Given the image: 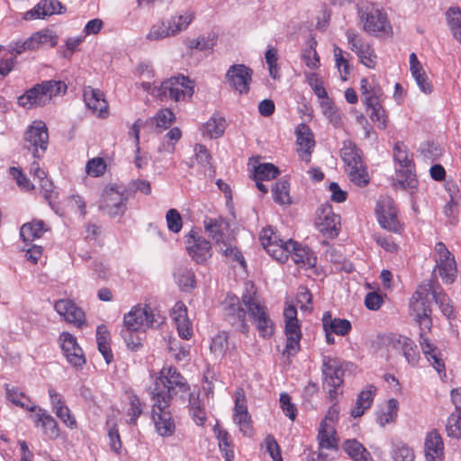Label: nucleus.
I'll return each instance as SVG.
<instances>
[{"label": "nucleus", "instance_id": "obj_1", "mask_svg": "<svg viewBox=\"0 0 461 461\" xmlns=\"http://www.w3.org/2000/svg\"><path fill=\"white\" fill-rule=\"evenodd\" d=\"M433 282L420 285L410 301V312L420 327V345L427 360L439 375L446 376L445 364L437 348L430 343L425 330L431 327L430 304L433 301Z\"/></svg>", "mask_w": 461, "mask_h": 461}, {"label": "nucleus", "instance_id": "obj_2", "mask_svg": "<svg viewBox=\"0 0 461 461\" xmlns=\"http://www.w3.org/2000/svg\"><path fill=\"white\" fill-rule=\"evenodd\" d=\"M189 385L185 378L173 366H164L156 378L150 398L158 401L171 402V399L180 394H185Z\"/></svg>", "mask_w": 461, "mask_h": 461}, {"label": "nucleus", "instance_id": "obj_3", "mask_svg": "<svg viewBox=\"0 0 461 461\" xmlns=\"http://www.w3.org/2000/svg\"><path fill=\"white\" fill-rule=\"evenodd\" d=\"M204 228L217 246V249L227 258L245 266V260L241 253L237 249L232 240L226 236L228 224L222 219L206 218Z\"/></svg>", "mask_w": 461, "mask_h": 461}, {"label": "nucleus", "instance_id": "obj_4", "mask_svg": "<svg viewBox=\"0 0 461 461\" xmlns=\"http://www.w3.org/2000/svg\"><path fill=\"white\" fill-rule=\"evenodd\" d=\"M242 304L247 308L259 336L266 339H270L276 330L275 324L267 312V307L256 296V294H244L242 295Z\"/></svg>", "mask_w": 461, "mask_h": 461}, {"label": "nucleus", "instance_id": "obj_5", "mask_svg": "<svg viewBox=\"0 0 461 461\" xmlns=\"http://www.w3.org/2000/svg\"><path fill=\"white\" fill-rule=\"evenodd\" d=\"M340 157L350 181L358 186L366 185L369 182V177L357 147L352 141L345 140Z\"/></svg>", "mask_w": 461, "mask_h": 461}, {"label": "nucleus", "instance_id": "obj_6", "mask_svg": "<svg viewBox=\"0 0 461 461\" xmlns=\"http://www.w3.org/2000/svg\"><path fill=\"white\" fill-rule=\"evenodd\" d=\"M357 14L365 32L376 34L388 32L391 25L386 14L368 1H359L357 4Z\"/></svg>", "mask_w": 461, "mask_h": 461}, {"label": "nucleus", "instance_id": "obj_7", "mask_svg": "<svg viewBox=\"0 0 461 461\" xmlns=\"http://www.w3.org/2000/svg\"><path fill=\"white\" fill-rule=\"evenodd\" d=\"M194 94V82L188 77L178 75L163 81L157 89V97L160 100L185 101Z\"/></svg>", "mask_w": 461, "mask_h": 461}, {"label": "nucleus", "instance_id": "obj_8", "mask_svg": "<svg viewBox=\"0 0 461 461\" xmlns=\"http://www.w3.org/2000/svg\"><path fill=\"white\" fill-rule=\"evenodd\" d=\"M160 316L149 305L134 306L123 317L125 328L130 330L145 331L160 324Z\"/></svg>", "mask_w": 461, "mask_h": 461}, {"label": "nucleus", "instance_id": "obj_9", "mask_svg": "<svg viewBox=\"0 0 461 461\" xmlns=\"http://www.w3.org/2000/svg\"><path fill=\"white\" fill-rule=\"evenodd\" d=\"M284 317L285 322V334L286 337V345L283 354L289 357L299 351L302 332L297 319V311L294 305H287L285 308Z\"/></svg>", "mask_w": 461, "mask_h": 461}, {"label": "nucleus", "instance_id": "obj_10", "mask_svg": "<svg viewBox=\"0 0 461 461\" xmlns=\"http://www.w3.org/2000/svg\"><path fill=\"white\" fill-rule=\"evenodd\" d=\"M128 200L125 189L115 185H107L103 191L99 208L110 216H118L126 211Z\"/></svg>", "mask_w": 461, "mask_h": 461}, {"label": "nucleus", "instance_id": "obj_11", "mask_svg": "<svg viewBox=\"0 0 461 461\" xmlns=\"http://www.w3.org/2000/svg\"><path fill=\"white\" fill-rule=\"evenodd\" d=\"M151 419L156 432L161 437H170L175 433L176 423L170 411V402L151 399Z\"/></svg>", "mask_w": 461, "mask_h": 461}, {"label": "nucleus", "instance_id": "obj_12", "mask_svg": "<svg viewBox=\"0 0 461 461\" xmlns=\"http://www.w3.org/2000/svg\"><path fill=\"white\" fill-rule=\"evenodd\" d=\"M49 134L46 124L41 121L34 122L25 132L24 148L32 152L35 158H40L47 149Z\"/></svg>", "mask_w": 461, "mask_h": 461}, {"label": "nucleus", "instance_id": "obj_13", "mask_svg": "<svg viewBox=\"0 0 461 461\" xmlns=\"http://www.w3.org/2000/svg\"><path fill=\"white\" fill-rule=\"evenodd\" d=\"M323 387L330 394V397L336 398L337 388L343 383L344 370L337 358L323 357L322 358Z\"/></svg>", "mask_w": 461, "mask_h": 461}, {"label": "nucleus", "instance_id": "obj_14", "mask_svg": "<svg viewBox=\"0 0 461 461\" xmlns=\"http://www.w3.org/2000/svg\"><path fill=\"white\" fill-rule=\"evenodd\" d=\"M434 251L436 267L442 281L446 284H452L456 279L457 272L454 256L443 242L436 243Z\"/></svg>", "mask_w": 461, "mask_h": 461}, {"label": "nucleus", "instance_id": "obj_15", "mask_svg": "<svg viewBox=\"0 0 461 461\" xmlns=\"http://www.w3.org/2000/svg\"><path fill=\"white\" fill-rule=\"evenodd\" d=\"M224 315L226 321L237 330L248 334L249 326L247 323V312L240 299L235 295H228L224 302Z\"/></svg>", "mask_w": 461, "mask_h": 461}, {"label": "nucleus", "instance_id": "obj_16", "mask_svg": "<svg viewBox=\"0 0 461 461\" xmlns=\"http://www.w3.org/2000/svg\"><path fill=\"white\" fill-rule=\"evenodd\" d=\"M260 241L267 253L276 261L283 263L288 259V240H281L271 227L262 230Z\"/></svg>", "mask_w": 461, "mask_h": 461}, {"label": "nucleus", "instance_id": "obj_17", "mask_svg": "<svg viewBox=\"0 0 461 461\" xmlns=\"http://www.w3.org/2000/svg\"><path fill=\"white\" fill-rule=\"evenodd\" d=\"M397 354L402 355L407 363L412 366L418 365L420 353L414 341L404 336H395L388 345V357L393 358Z\"/></svg>", "mask_w": 461, "mask_h": 461}, {"label": "nucleus", "instance_id": "obj_18", "mask_svg": "<svg viewBox=\"0 0 461 461\" xmlns=\"http://www.w3.org/2000/svg\"><path fill=\"white\" fill-rule=\"evenodd\" d=\"M376 213L382 228L393 232L400 231L401 223L397 217V209L392 198L384 197L380 199L376 204Z\"/></svg>", "mask_w": 461, "mask_h": 461}, {"label": "nucleus", "instance_id": "obj_19", "mask_svg": "<svg viewBox=\"0 0 461 461\" xmlns=\"http://www.w3.org/2000/svg\"><path fill=\"white\" fill-rule=\"evenodd\" d=\"M59 343L67 361L74 367H80L86 363L83 349L78 345L77 338L68 331L59 337Z\"/></svg>", "mask_w": 461, "mask_h": 461}, {"label": "nucleus", "instance_id": "obj_20", "mask_svg": "<svg viewBox=\"0 0 461 461\" xmlns=\"http://www.w3.org/2000/svg\"><path fill=\"white\" fill-rule=\"evenodd\" d=\"M316 226L320 232L327 238L338 236L340 226V218L332 211L331 205H322L317 211Z\"/></svg>", "mask_w": 461, "mask_h": 461}, {"label": "nucleus", "instance_id": "obj_21", "mask_svg": "<svg viewBox=\"0 0 461 461\" xmlns=\"http://www.w3.org/2000/svg\"><path fill=\"white\" fill-rule=\"evenodd\" d=\"M226 80L231 88L240 95L249 91L252 70L243 64L232 65L226 73Z\"/></svg>", "mask_w": 461, "mask_h": 461}, {"label": "nucleus", "instance_id": "obj_22", "mask_svg": "<svg viewBox=\"0 0 461 461\" xmlns=\"http://www.w3.org/2000/svg\"><path fill=\"white\" fill-rule=\"evenodd\" d=\"M233 420L240 428V432L245 437H250L253 434L251 417L248 411L245 393L242 389L236 392L235 406L233 409Z\"/></svg>", "mask_w": 461, "mask_h": 461}, {"label": "nucleus", "instance_id": "obj_23", "mask_svg": "<svg viewBox=\"0 0 461 461\" xmlns=\"http://www.w3.org/2000/svg\"><path fill=\"white\" fill-rule=\"evenodd\" d=\"M54 309L64 321L80 329L86 326L85 312L73 301L69 299L58 300L54 304Z\"/></svg>", "mask_w": 461, "mask_h": 461}, {"label": "nucleus", "instance_id": "obj_24", "mask_svg": "<svg viewBox=\"0 0 461 461\" xmlns=\"http://www.w3.org/2000/svg\"><path fill=\"white\" fill-rule=\"evenodd\" d=\"M185 245L189 256L197 264H203L212 257V249L209 241L196 235L193 230L186 237Z\"/></svg>", "mask_w": 461, "mask_h": 461}, {"label": "nucleus", "instance_id": "obj_25", "mask_svg": "<svg viewBox=\"0 0 461 461\" xmlns=\"http://www.w3.org/2000/svg\"><path fill=\"white\" fill-rule=\"evenodd\" d=\"M83 95L86 105L94 114L100 118L108 116V104L102 91L92 86H86Z\"/></svg>", "mask_w": 461, "mask_h": 461}, {"label": "nucleus", "instance_id": "obj_26", "mask_svg": "<svg viewBox=\"0 0 461 461\" xmlns=\"http://www.w3.org/2000/svg\"><path fill=\"white\" fill-rule=\"evenodd\" d=\"M295 133L296 144L298 146L297 153L302 160L309 163L315 145L312 133L310 128L304 123L298 125Z\"/></svg>", "mask_w": 461, "mask_h": 461}, {"label": "nucleus", "instance_id": "obj_27", "mask_svg": "<svg viewBox=\"0 0 461 461\" xmlns=\"http://www.w3.org/2000/svg\"><path fill=\"white\" fill-rule=\"evenodd\" d=\"M65 7L58 0H41L23 14V19L32 21L43 19L55 14H62Z\"/></svg>", "mask_w": 461, "mask_h": 461}, {"label": "nucleus", "instance_id": "obj_28", "mask_svg": "<svg viewBox=\"0 0 461 461\" xmlns=\"http://www.w3.org/2000/svg\"><path fill=\"white\" fill-rule=\"evenodd\" d=\"M288 258L291 257L294 262L300 267L310 268L315 266L316 258L311 249L303 247L293 240H288Z\"/></svg>", "mask_w": 461, "mask_h": 461}, {"label": "nucleus", "instance_id": "obj_29", "mask_svg": "<svg viewBox=\"0 0 461 461\" xmlns=\"http://www.w3.org/2000/svg\"><path fill=\"white\" fill-rule=\"evenodd\" d=\"M426 461H443L444 443L441 436L437 431L427 434L424 443Z\"/></svg>", "mask_w": 461, "mask_h": 461}, {"label": "nucleus", "instance_id": "obj_30", "mask_svg": "<svg viewBox=\"0 0 461 461\" xmlns=\"http://www.w3.org/2000/svg\"><path fill=\"white\" fill-rule=\"evenodd\" d=\"M35 413L32 418L37 427H41L43 433L50 439L58 438L59 430L56 420L47 411L40 407H36Z\"/></svg>", "mask_w": 461, "mask_h": 461}, {"label": "nucleus", "instance_id": "obj_31", "mask_svg": "<svg viewBox=\"0 0 461 461\" xmlns=\"http://www.w3.org/2000/svg\"><path fill=\"white\" fill-rule=\"evenodd\" d=\"M47 103L49 102L46 98L41 84L35 85L18 98L19 105L27 109L43 106Z\"/></svg>", "mask_w": 461, "mask_h": 461}, {"label": "nucleus", "instance_id": "obj_32", "mask_svg": "<svg viewBox=\"0 0 461 461\" xmlns=\"http://www.w3.org/2000/svg\"><path fill=\"white\" fill-rule=\"evenodd\" d=\"M194 19V14L193 12L185 11L171 15L168 19L165 20V22L172 37H175L187 30Z\"/></svg>", "mask_w": 461, "mask_h": 461}, {"label": "nucleus", "instance_id": "obj_33", "mask_svg": "<svg viewBox=\"0 0 461 461\" xmlns=\"http://www.w3.org/2000/svg\"><path fill=\"white\" fill-rule=\"evenodd\" d=\"M375 393V386L373 384L366 385L365 389L358 393L355 406L350 411V415L353 418L361 417L365 411L371 407Z\"/></svg>", "mask_w": 461, "mask_h": 461}, {"label": "nucleus", "instance_id": "obj_34", "mask_svg": "<svg viewBox=\"0 0 461 461\" xmlns=\"http://www.w3.org/2000/svg\"><path fill=\"white\" fill-rule=\"evenodd\" d=\"M58 43V37L50 30H43L32 34L27 38V47L31 50L40 48L55 47Z\"/></svg>", "mask_w": 461, "mask_h": 461}, {"label": "nucleus", "instance_id": "obj_35", "mask_svg": "<svg viewBox=\"0 0 461 461\" xmlns=\"http://www.w3.org/2000/svg\"><path fill=\"white\" fill-rule=\"evenodd\" d=\"M322 325L324 330H330L339 336L347 335L351 330V324L348 320L332 318L330 312H324Z\"/></svg>", "mask_w": 461, "mask_h": 461}, {"label": "nucleus", "instance_id": "obj_36", "mask_svg": "<svg viewBox=\"0 0 461 461\" xmlns=\"http://www.w3.org/2000/svg\"><path fill=\"white\" fill-rule=\"evenodd\" d=\"M5 393L7 399L16 406L32 412L36 411L35 403L18 387L5 384Z\"/></svg>", "mask_w": 461, "mask_h": 461}, {"label": "nucleus", "instance_id": "obj_37", "mask_svg": "<svg viewBox=\"0 0 461 461\" xmlns=\"http://www.w3.org/2000/svg\"><path fill=\"white\" fill-rule=\"evenodd\" d=\"M218 36L215 32H209L206 35H200L194 39H186L185 44L189 50H198L201 51H212L216 45Z\"/></svg>", "mask_w": 461, "mask_h": 461}, {"label": "nucleus", "instance_id": "obj_38", "mask_svg": "<svg viewBox=\"0 0 461 461\" xmlns=\"http://www.w3.org/2000/svg\"><path fill=\"white\" fill-rule=\"evenodd\" d=\"M320 449H337L338 443L335 428L325 424H320L317 436Z\"/></svg>", "mask_w": 461, "mask_h": 461}, {"label": "nucleus", "instance_id": "obj_39", "mask_svg": "<svg viewBox=\"0 0 461 461\" xmlns=\"http://www.w3.org/2000/svg\"><path fill=\"white\" fill-rule=\"evenodd\" d=\"M175 281L183 292H191L195 287V276L191 268L179 267L175 274Z\"/></svg>", "mask_w": 461, "mask_h": 461}, {"label": "nucleus", "instance_id": "obj_40", "mask_svg": "<svg viewBox=\"0 0 461 461\" xmlns=\"http://www.w3.org/2000/svg\"><path fill=\"white\" fill-rule=\"evenodd\" d=\"M343 448L354 461H372L370 453L356 439L346 440Z\"/></svg>", "mask_w": 461, "mask_h": 461}, {"label": "nucleus", "instance_id": "obj_41", "mask_svg": "<svg viewBox=\"0 0 461 461\" xmlns=\"http://www.w3.org/2000/svg\"><path fill=\"white\" fill-rule=\"evenodd\" d=\"M182 137V131L178 127L170 129L164 136L162 142L158 147V153L173 154L176 150V145Z\"/></svg>", "mask_w": 461, "mask_h": 461}, {"label": "nucleus", "instance_id": "obj_42", "mask_svg": "<svg viewBox=\"0 0 461 461\" xmlns=\"http://www.w3.org/2000/svg\"><path fill=\"white\" fill-rule=\"evenodd\" d=\"M226 122L224 118L219 115H212L203 127V135L210 139L221 137L225 131Z\"/></svg>", "mask_w": 461, "mask_h": 461}, {"label": "nucleus", "instance_id": "obj_43", "mask_svg": "<svg viewBox=\"0 0 461 461\" xmlns=\"http://www.w3.org/2000/svg\"><path fill=\"white\" fill-rule=\"evenodd\" d=\"M45 231L46 229H44V222L42 221H32L24 223L21 227L20 236L27 243L41 238Z\"/></svg>", "mask_w": 461, "mask_h": 461}, {"label": "nucleus", "instance_id": "obj_44", "mask_svg": "<svg viewBox=\"0 0 461 461\" xmlns=\"http://www.w3.org/2000/svg\"><path fill=\"white\" fill-rule=\"evenodd\" d=\"M110 335L107 328L104 325H100L96 329V342L98 350L103 355L107 364L113 360V354L110 348Z\"/></svg>", "mask_w": 461, "mask_h": 461}, {"label": "nucleus", "instance_id": "obj_45", "mask_svg": "<svg viewBox=\"0 0 461 461\" xmlns=\"http://www.w3.org/2000/svg\"><path fill=\"white\" fill-rule=\"evenodd\" d=\"M381 99H366V106L371 110L370 119L377 124L379 129L384 130L387 126V116L384 109L380 104Z\"/></svg>", "mask_w": 461, "mask_h": 461}, {"label": "nucleus", "instance_id": "obj_46", "mask_svg": "<svg viewBox=\"0 0 461 461\" xmlns=\"http://www.w3.org/2000/svg\"><path fill=\"white\" fill-rule=\"evenodd\" d=\"M194 157L197 163L204 167V174L213 177L215 170L212 164V156L207 148L203 144H196L194 146Z\"/></svg>", "mask_w": 461, "mask_h": 461}, {"label": "nucleus", "instance_id": "obj_47", "mask_svg": "<svg viewBox=\"0 0 461 461\" xmlns=\"http://www.w3.org/2000/svg\"><path fill=\"white\" fill-rule=\"evenodd\" d=\"M393 158L395 162L398 163L402 168H405L406 172L411 176L412 158L411 155L409 154L407 147L403 143H395L393 148Z\"/></svg>", "mask_w": 461, "mask_h": 461}, {"label": "nucleus", "instance_id": "obj_48", "mask_svg": "<svg viewBox=\"0 0 461 461\" xmlns=\"http://www.w3.org/2000/svg\"><path fill=\"white\" fill-rule=\"evenodd\" d=\"M167 38H172L165 20H161L152 24L146 34V40L149 41H159Z\"/></svg>", "mask_w": 461, "mask_h": 461}, {"label": "nucleus", "instance_id": "obj_49", "mask_svg": "<svg viewBox=\"0 0 461 461\" xmlns=\"http://www.w3.org/2000/svg\"><path fill=\"white\" fill-rule=\"evenodd\" d=\"M447 20L453 37L461 44V11L450 8L447 12Z\"/></svg>", "mask_w": 461, "mask_h": 461}, {"label": "nucleus", "instance_id": "obj_50", "mask_svg": "<svg viewBox=\"0 0 461 461\" xmlns=\"http://www.w3.org/2000/svg\"><path fill=\"white\" fill-rule=\"evenodd\" d=\"M189 412L192 419L198 426H203L206 421V413L201 405L200 399L193 393L189 397Z\"/></svg>", "mask_w": 461, "mask_h": 461}, {"label": "nucleus", "instance_id": "obj_51", "mask_svg": "<svg viewBox=\"0 0 461 461\" xmlns=\"http://www.w3.org/2000/svg\"><path fill=\"white\" fill-rule=\"evenodd\" d=\"M219 448L223 455L225 461H232L234 451L231 439L226 430L220 429L217 434Z\"/></svg>", "mask_w": 461, "mask_h": 461}, {"label": "nucleus", "instance_id": "obj_52", "mask_svg": "<svg viewBox=\"0 0 461 461\" xmlns=\"http://www.w3.org/2000/svg\"><path fill=\"white\" fill-rule=\"evenodd\" d=\"M48 102L59 95H64L67 92V85L62 81L48 80L41 83Z\"/></svg>", "mask_w": 461, "mask_h": 461}, {"label": "nucleus", "instance_id": "obj_53", "mask_svg": "<svg viewBox=\"0 0 461 461\" xmlns=\"http://www.w3.org/2000/svg\"><path fill=\"white\" fill-rule=\"evenodd\" d=\"M229 347L228 335L226 332H220L212 339L210 349L216 357H221Z\"/></svg>", "mask_w": 461, "mask_h": 461}, {"label": "nucleus", "instance_id": "obj_54", "mask_svg": "<svg viewBox=\"0 0 461 461\" xmlns=\"http://www.w3.org/2000/svg\"><path fill=\"white\" fill-rule=\"evenodd\" d=\"M274 201L279 204H289V184L286 180L278 181L272 189Z\"/></svg>", "mask_w": 461, "mask_h": 461}, {"label": "nucleus", "instance_id": "obj_55", "mask_svg": "<svg viewBox=\"0 0 461 461\" xmlns=\"http://www.w3.org/2000/svg\"><path fill=\"white\" fill-rule=\"evenodd\" d=\"M432 298L436 303L439 305L441 312L445 316L450 318L453 315L454 308L450 304V300L444 293H442L439 287H435L433 285Z\"/></svg>", "mask_w": 461, "mask_h": 461}, {"label": "nucleus", "instance_id": "obj_56", "mask_svg": "<svg viewBox=\"0 0 461 461\" xmlns=\"http://www.w3.org/2000/svg\"><path fill=\"white\" fill-rule=\"evenodd\" d=\"M278 175V168L271 163H261L255 167L254 171V178L259 180H270Z\"/></svg>", "mask_w": 461, "mask_h": 461}, {"label": "nucleus", "instance_id": "obj_57", "mask_svg": "<svg viewBox=\"0 0 461 461\" xmlns=\"http://www.w3.org/2000/svg\"><path fill=\"white\" fill-rule=\"evenodd\" d=\"M446 429L447 436L456 438H461V410H456L448 417Z\"/></svg>", "mask_w": 461, "mask_h": 461}, {"label": "nucleus", "instance_id": "obj_58", "mask_svg": "<svg viewBox=\"0 0 461 461\" xmlns=\"http://www.w3.org/2000/svg\"><path fill=\"white\" fill-rule=\"evenodd\" d=\"M398 411V402L395 399L388 400L386 403V411L379 414L376 418L377 422L381 426H384L388 423L394 421Z\"/></svg>", "mask_w": 461, "mask_h": 461}, {"label": "nucleus", "instance_id": "obj_59", "mask_svg": "<svg viewBox=\"0 0 461 461\" xmlns=\"http://www.w3.org/2000/svg\"><path fill=\"white\" fill-rule=\"evenodd\" d=\"M129 405L126 411V416L128 417L126 421L129 424L134 425L142 412L141 403L136 395L131 394L129 396Z\"/></svg>", "mask_w": 461, "mask_h": 461}, {"label": "nucleus", "instance_id": "obj_60", "mask_svg": "<svg viewBox=\"0 0 461 461\" xmlns=\"http://www.w3.org/2000/svg\"><path fill=\"white\" fill-rule=\"evenodd\" d=\"M360 59V62L369 68H374L376 65V55L375 50L368 44H364L355 51Z\"/></svg>", "mask_w": 461, "mask_h": 461}, {"label": "nucleus", "instance_id": "obj_61", "mask_svg": "<svg viewBox=\"0 0 461 461\" xmlns=\"http://www.w3.org/2000/svg\"><path fill=\"white\" fill-rule=\"evenodd\" d=\"M176 117L174 113L167 108L160 109L153 117V121L157 127L167 129L175 121Z\"/></svg>", "mask_w": 461, "mask_h": 461}, {"label": "nucleus", "instance_id": "obj_62", "mask_svg": "<svg viewBox=\"0 0 461 461\" xmlns=\"http://www.w3.org/2000/svg\"><path fill=\"white\" fill-rule=\"evenodd\" d=\"M361 95L363 97V102L366 105V99L368 98H375V101L378 99H382L384 94L380 87H372L367 79L364 78L361 80L360 86Z\"/></svg>", "mask_w": 461, "mask_h": 461}, {"label": "nucleus", "instance_id": "obj_63", "mask_svg": "<svg viewBox=\"0 0 461 461\" xmlns=\"http://www.w3.org/2000/svg\"><path fill=\"white\" fill-rule=\"evenodd\" d=\"M460 204L461 199L458 196L450 194V201L444 207V214L451 223H455L457 221Z\"/></svg>", "mask_w": 461, "mask_h": 461}, {"label": "nucleus", "instance_id": "obj_64", "mask_svg": "<svg viewBox=\"0 0 461 461\" xmlns=\"http://www.w3.org/2000/svg\"><path fill=\"white\" fill-rule=\"evenodd\" d=\"M393 461H414L413 450L404 444L394 447L393 452Z\"/></svg>", "mask_w": 461, "mask_h": 461}]
</instances>
